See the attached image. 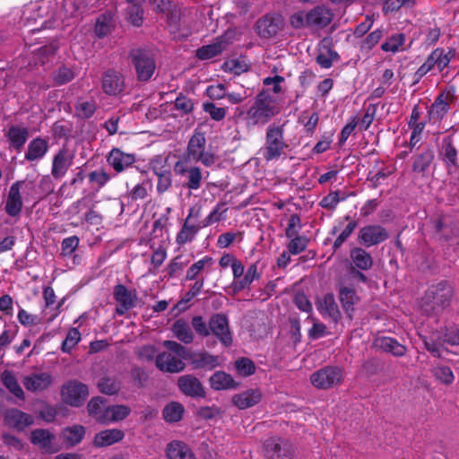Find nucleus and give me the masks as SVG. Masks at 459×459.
<instances>
[{"instance_id":"1","label":"nucleus","mask_w":459,"mask_h":459,"mask_svg":"<svg viewBox=\"0 0 459 459\" xmlns=\"http://www.w3.org/2000/svg\"><path fill=\"white\" fill-rule=\"evenodd\" d=\"M206 139L202 132H195L191 136L186 153L175 163L174 172H200L195 163L201 161L209 167L214 163V155L204 152Z\"/></svg>"},{"instance_id":"2","label":"nucleus","mask_w":459,"mask_h":459,"mask_svg":"<svg viewBox=\"0 0 459 459\" xmlns=\"http://www.w3.org/2000/svg\"><path fill=\"white\" fill-rule=\"evenodd\" d=\"M280 113L276 100L268 90H263L255 98L253 105L247 112L246 119L253 126L265 125Z\"/></svg>"},{"instance_id":"3","label":"nucleus","mask_w":459,"mask_h":459,"mask_svg":"<svg viewBox=\"0 0 459 459\" xmlns=\"http://www.w3.org/2000/svg\"><path fill=\"white\" fill-rule=\"evenodd\" d=\"M128 59L133 65L138 82H147L156 70V55L148 47H138L130 49Z\"/></svg>"},{"instance_id":"4","label":"nucleus","mask_w":459,"mask_h":459,"mask_svg":"<svg viewBox=\"0 0 459 459\" xmlns=\"http://www.w3.org/2000/svg\"><path fill=\"white\" fill-rule=\"evenodd\" d=\"M163 346L169 351L156 356L157 368L164 372L178 373L184 369L185 363L182 359L186 354V348L174 341H164Z\"/></svg>"},{"instance_id":"5","label":"nucleus","mask_w":459,"mask_h":459,"mask_svg":"<svg viewBox=\"0 0 459 459\" xmlns=\"http://www.w3.org/2000/svg\"><path fill=\"white\" fill-rule=\"evenodd\" d=\"M286 123L277 125L272 123L266 129L264 158L266 160L278 159L289 147L284 140V126Z\"/></svg>"},{"instance_id":"6","label":"nucleus","mask_w":459,"mask_h":459,"mask_svg":"<svg viewBox=\"0 0 459 459\" xmlns=\"http://www.w3.org/2000/svg\"><path fill=\"white\" fill-rule=\"evenodd\" d=\"M452 296L451 288L445 282L431 287L422 299V309L425 313H437L448 305Z\"/></svg>"},{"instance_id":"7","label":"nucleus","mask_w":459,"mask_h":459,"mask_svg":"<svg viewBox=\"0 0 459 459\" xmlns=\"http://www.w3.org/2000/svg\"><path fill=\"white\" fill-rule=\"evenodd\" d=\"M344 379V370L340 367H325L310 376L311 384L317 389H329Z\"/></svg>"},{"instance_id":"8","label":"nucleus","mask_w":459,"mask_h":459,"mask_svg":"<svg viewBox=\"0 0 459 459\" xmlns=\"http://www.w3.org/2000/svg\"><path fill=\"white\" fill-rule=\"evenodd\" d=\"M283 17L276 13H266L259 18L255 25L258 36L262 39L275 37L283 29Z\"/></svg>"},{"instance_id":"9","label":"nucleus","mask_w":459,"mask_h":459,"mask_svg":"<svg viewBox=\"0 0 459 459\" xmlns=\"http://www.w3.org/2000/svg\"><path fill=\"white\" fill-rule=\"evenodd\" d=\"M455 100L456 96L455 87H446L437 95L433 104L430 106L428 111L429 117L436 120H442L449 111L450 103H453Z\"/></svg>"},{"instance_id":"10","label":"nucleus","mask_w":459,"mask_h":459,"mask_svg":"<svg viewBox=\"0 0 459 459\" xmlns=\"http://www.w3.org/2000/svg\"><path fill=\"white\" fill-rule=\"evenodd\" d=\"M88 394L89 390L87 385L75 380L64 385L61 390L63 401L74 407L82 405Z\"/></svg>"},{"instance_id":"11","label":"nucleus","mask_w":459,"mask_h":459,"mask_svg":"<svg viewBox=\"0 0 459 459\" xmlns=\"http://www.w3.org/2000/svg\"><path fill=\"white\" fill-rule=\"evenodd\" d=\"M113 296L117 303L116 314L118 316H123L134 308L138 299L136 290H129L123 284L115 286Z\"/></svg>"},{"instance_id":"12","label":"nucleus","mask_w":459,"mask_h":459,"mask_svg":"<svg viewBox=\"0 0 459 459\" xmlns=\"http://www.w3.org/2000/svg\"><path fill=\"white\" fill-rule=\"evenodd\" d=\"M152 9L157 13L165 14L169 26H178L181 19V10L173 0H149Z\"/></svg>"},{"instance_id":"13","label":"nucleus","mask_w":459,"mask_h":459,"mask_svg":"<svg viewBox=\"0 0 459 459\" xmlns=\"http://www.w3.org/2000/svg\"><path fill=\"white\" fill-rule=\"evenodd\" d=\"M333 19V11L324 4H318L307 12V28L324 29L332 22Z\"/></svg>"},{"instance_id":"14","label":"nucleus","mask_w":459,"mask_h":459,"mask_svg":"<svg viewBox=\"0 0 459 459\" xmlns=\"http://www.w3.org/2000/svg\"><path fill=\"white\" fill-rule=\"evenodd\" d=\"M265 455L269 459H290L294 449L291 444L281 438L271 437L264 444Z\"/></svg>"},{"instance_id":"15","label":"nucleus","mask_w":459,"mask_h":459,"mask_svg":"<svg viewBox=\"0 0 459 459\" xmlns=\"http://www.w3.org/2000/svg\"><path fill=\"white\" fill-rule=\"evenodd\" d=\"M101 88L107 95H119L125 90L124 75L115 69H108L102 74Z\"/></svg>"},{"instance_id":"16","label":"nucleus","mask_w":459,"mask_h":459,"mask_svg":"<svg viewBox=\"0 0 459 459\" xmlns=\"http://www.w3.org/2000/svg\"><path fill=\"white\" fill-rule=\"evenodd\" d=\"M358 238L361 244L369 247L387 239L388 232L380 225H367L359 230Z\"/></svg>"},{"instance_id":"17","label":"nucleus","mask_w":459,"mask_h":459,"mask_svg":"<svg viewBox=\"0 0 459 459\" xmlns=\"http://www.w3.org/2000/svg\"><path fill=\"white\" fill-rule=\"evenodd\" d=\"M209 329L226 347L232 343L228 319L223 315L213 316L209 322Z\"/></svg>"},{"instance_id":"18","label":"nucleus","mask_w":459,"mask_h":459,"mask_svg":"<svg viewBox=\"0 0 459 459\" xmlns=\"http://www.w3.org/2000/svg\"><path fill=\"white\" fill-rule=\"evenodd\" d=\"M4 421L7 427L22 431L33 424V417L18 409H8L4 413Z\"/></svg>"},{"instance_id":"19","label":"nucleus","mask_w":459,"mask_h":459,"mask_svg":"<svg viewBox=\"0 0 459 459\" xmlns=\"http://www.w3.org/2000/svg\"><path fill=\"white\" fill-rule=\"evenodd\" d=\"M316 305L317 310L324 317H330L334 322L339 321L341 312L332 293H326L322 297H318Z\"/></svg>"},{"instance_id":"20","label":"nucleus","mask_w":459,"mask_h":459,"mask_svg":"<svg viewBox=\"0 0 459 459\" xmlns=\"http://www.w3.org/2000/svg\"><path fill=\"white\" fill-rule=\"evenodd\" d=\"M52 376L48 372L34 373L23 378L24 387L30 392H41L52 384Z\"/></svg>"},{"instance_id":"21","label":"nucleus","mask_w":459,"mask_h":459,"mask_svg":"<svg viewBox=\"0 0 459 459\" xmlns=\"http://www.w3.org/2000/svg\"><path fill=\"white\" fill-rule=\"evenodd\" d=\"M262 396L260 389H247L233 395L232 403L239 410H246L259 403Z\"/></svg>"},{"instance_id":"22","label":"nucleus","mask_w":459,"mask_h":459,"mask_svg":"<svg viewBox=\"0 0 459 459\" xmlns=\"http://www.w3.org/2000/svg\"><path fill=\"white\" fill-rule=\"evenodd\" d=\"M56 436L49 430L37 429L30 434V441L34 446H39L45 453H55L54 442Z\"/></svg>"},{"instance_id":"23","label":"nucleus","mask_w":459,"mask_h":459,"mask_svg":"<svg viewBox=\"0 0 459 459\" xmlns=\"http://www.w3.org/2000/svg\"><path fill=\"white\" fill-rule=\"evenodd\" d=\"M107 160L117 172H121L135 162V157L134 154L114 148L108 153Z\"/></svg>"},{"instance_id":"24","label":"nucleus","mask_w":459,"mask_h":459,"mask_svg":"<svg viewBox=\"0 0 459 459\" xmlns=\"http://www.w3.org/2000/svg\"><path fill=\"white\" fill-rule=\"evenodd\" d=\"M22 184V182H15L10 187L4 207L9 216H18L22 211V200L20 193Z\"/></svg>"},{"instance_id":"25","label":"nucleus","mask_w":459,"mask_h":459,"mask_svg":"<svg viewBox=\"0 0 459 459\" xmlns=\"http://www.w3.org/2000/svg\"><path fill=\"white\" fill-rule=\"evenodd\" d=\"M9 147L21 152L29 138V130L25 126L12 125L5 134Z\"/></svg>"},{"instance_id":"26","label":"nucleus","mask_w":459,"mask_h":459,"mask_svg":"<svg viewBox=\"0 0 459 459\" xmlns=\"http://www.w3.org/2000/svg\"><path fill=\"white\" fill-rule=\"evenodd\" d=\"M178 386L180 390L188 396L204 397L205 395L202 384L193 376L186 375L179 377Z\"/></svg>"},{"instance_id":"27","label":"nucleus","mask_w":459,"mask_h":459,"mask_svg":"<svg viewBox=\"0 0 459 459\" xmlns=\"http://www.w3.org/2000/svg\"><path fill=\"white\" fill-rule=\"evenodd\" d=\"M374 346L395 357H403L406 353V347L395 339L388 336H379L374 340Z\"/></svg>"},{"instance_id":"28","label":"nucleus","mask_w":459,"mask_h":459,"mask_svg":"<svg viewBox=\"0 0 459 459\" xmlns=\"http://www.w3.org/2000/svg\"><path fill=\"white\" fill-rule=\"evenodd\" d=\"M166 455L169 459H196L188 445L179 440H174L168 444Z\"/></svg>"},{"instance_id":"29","label":"nucleus","mask_w":459,"mask_h":459,"mask_svg":"<svg viewBox=\"0 0 459 459\" xmlns=\"http://www.w3.org/2000/svg\"><path fill=\"white\" fill-rule=\"evenodd\" d=\"M124 437V433L122 430L117 429H111L102 430L97 433L93 439V445L96 447H103L108 446L113 444H116L122 440Z\"/></svg>"},{"instance_id":"30","label":"nucleus","mask_w":459,"mask_h":459,"mask_svg":"<svg viewBox=\"0 0 459 459\" xmlns=\"http://www.w3.org/2000/svg\"><path fill=\"white\" fill-rule=\"evenodd\" d=\"M74 158V152L64 146L54 156L51 172L66 171L73 164Z\"/></svg>"},{"instance_id":"31","label":"nucleus","mask_w":459,"mask_h":459,"mask_svg":"<svg viewBox=\"0 0 459 459\" xmlns=\"http://www.w3.org/2000/svg\"><path fill=\"white\" fill-rule=\"evenodd\" d=\"M210 385L216 391L234 389L238 383L234 378L224 371H216L209 379Z\"/></svg>"},{"instance_id":"32","label":"nucleus","mask_w":459,"mask_h":459,"mask_svg":"<svg viewBox=\"0 0 459 459\" xmlns=\"http://www.w3.org/2000/svg\"><path fill=\"white\" fill-rule=\"evenodd\" d=\"M227 42L220 38L216 42L209 45H204L196 50V57L200 60H207L217 56L226 48Z\"/></svg>"},{"instance_id":"33","label":"nucleus","mask_w":459,"mask_h":459,"mask_svg":"<svg viewBox=\"0 0 459 459\" xmlns=\"http://www.w3.org/2000/svg\"><path fill=\"white\" fill-rule=\"evenodd\" d=\"M48 150V140L41 137H37L30 141L28 145V150L25 153L27 160H35L42 158Z\"/></svg>"},{"instance_id":"34","label":"nucleus","mask_w":459,"mask_h":459,"mask_svg":"<svg viewBox=\"0 0 459 459\" xmlns=\"http://www.w3.org/2000/svg\"><path fill=\"white\" fill-rule=\"evenodd\" d=\"M339 299L342 308L351 318V313L354 311V305L359 300L355 290L346 286L341 287L339 290Z\"/></svg>"},{"instance_id":"35","label":"nucleus","mask_w":459,"mask_h":459,"mask_svg":"<svg viewBox=\"0 0 459 459\" xmlns=\"http://www.w3.org/2000/svg\"><path fill=\"white\" fill-rule=\"evenodd\" d=\"M200 228L198 224L191 223L188 222V220H185L181 230L177 234V244L184 246L186 243L192 242L195 238Z\"/></svg>"},{"instance_id":"36","label":"nucleus","mask_w":459,"mask_h":459,"mask_svg":"<svg viewBox=\"0 0 459 459\" xmlns=\"http://www.w3.org/2000/svg\"><path fill=\"white\" fill-rule=\"evenodd\" d=\"M350 255L355 267L360 270H369L373 265L370 254L361 247H354L351 249Z\"/></svg>"},{"instance_id":"37","label":"nucleus","mask_w":459,"mask_h":459,"mask_svg":"<svg viewBox=\"0 0 459 459\" xmlns=\"http://www.w3.org/2000/svg\"><path fill=\"white\" fill-rule=\"evenodd\" d=\"M171 331L173 335L180 342L188 344L193 342L194 334L186 321L178 319L172 325Z\"/></svg>"},{"instance_id":"38","label":"nucleus","mask_w":459,"mask_h":459,"mask_svg":"<svg viewBox=\"0 0 459 459\" xmlns=\"http://www.w3.org/2000/svg\"><path fill=\"white\" fill-rule=\"evenodd\" d=\"M440 155L447 167H454L455 169L458 168L456 164L457 151L453 145L450 136L444 138Z\"/></svg>"},{"instance_id":"39","label":"nucleus","mask_w":459,"mask_h":459,"mask_svg":"<svg viewBox=\"0 0 459 459\" xmlns=\"http://www.w3.org/2000/svg\"><path fill=\"white\" fill-rule=\"evenodd\" d=\"M130 413L129 407L126 405L108 406L105 409V416L100 417L103 423L114 422L124 420Z\"/></svg>"},{"instance_id":"40","label":"nucleus","mask_w":459,"mask_h":459,"mask_svg":"<svg viewBox=\"0 0 459 459\" xmlns=\"http://www.w3.org/2000/svg\"><path fill=\"white\" fill-rule=\"evenodd\" d=\"M0 379H1L2 383H3V385L14 396H16L17 398H20V399H23L24 398V392L22 389V387L20 386L16 377H14V375L11 371L4 370L1 374Z\"/></svg>"},{"instance_id":"41","label":"nucleus","mask_w":459,"mask_h":459,"mask_svg":"<svg viewBox=\"0 0 459 459\" xmlns=\"http://www.w3.org/2000/svg\"><path fill=\"white\" fill-rule=\"evenodd\" d=\"M85 429L81 425H74L70 428H66L62 432L64 441L69 446H74L79 444L83 438Z\"/></svg>"},{"instance_id":"42","label":"nucleus","mask_w":459,"mask_h":459,"mask_svg":"<svg viewBox=\"0 0 459 459\" xmlns=\"http://www.w3.org/2000/svg\"><path fill=\"white\" fill-rule=\"evenodd\" d=\"M184 412L185 408L181 403L171 402L164 407L162 415L167 422L174 423L182 419Z\"/></svg>"},{"instance_id":"43","label":"nucleus","mask_w":459,"mask_h":459,"mask_svg":"<svg viewBox=\"0 0 459 459\" xmlns=\"http://www.w3.org/2000/svg\"><path fill=\"white\" fill-rule=\"evenodd\" d=\"M213 264L212 257L205 255L197 262L194 263L186 271V280L193 281L197 278L200 273L204 269H210Z\"/></svg>"},{"instance_id":"44","label":"nucleus","mask_w":459,"mask_h":459,"mask_svg":"<svg viewBox=\"0 0 459 459\" xmlns=\"http://www.w3.org/2000/svg\"><path fill=\"white\" fill-rule=\"evenodd\" d=\"M193 364L196 368L212 369L220 365L219 357L207 352L195 354Z\"/></svg>"},{"instance_id":"45","label":"nucleus","mask_w":459,"mask_h":459,"mask_svg":"<svg viewBox=\"0 0 459 459\" xmlns=\"http://www.w3.org/2000/svg\"><path fill=\"white\" fill-rule=\"evenodd\" d=\"M434 159V152L430 148L422 151L415 157L412 168L414 172H424L429 169Z\"/></svg>"},{"instance_id":"46","label":"nucleus","mask_w":459,"mask_h":459,"mask_svg":"<svg viewBox=\"0 0 459 459\" xmlns=\"http://www.w3.org/2000/svg\"><path fill=\"white\" fill-rule=\"evenodd\" d=\"M323 48L325 49L326 52H320L316 57V62L322 68L328 69L333 65L334 61L340 60V56L330 46L326 47L324 45Z\"/></svg>"},{"instance_id":"47","label":"nucleus","mask_w":459,"mask_h":459,"mask_svg":"<svg viewBox=\"0 0 459 459\" xmlns=\"http://www.w3.org/2000/svg\"><path fill=\"white\" fill-rule=\"evenodd\" d=\"M228 211L227 204L224 202L218 203L213 210L208 214V216L203 221V226L207 227L215 222H219L226 218V212Z\"/></svg>"},{"instance_id":"48","label":"nucleus","mask_w":459,"mask_h":459,"mask_svg":"<svg viewBox=\"0 0 459 459\" xmlns=\"http://www.w3.org/2000/svg\"><path fill=\"white\" fill-rule=\"evenodd\" d=\"M259 278L260 273H258V264L257 263H253L248 266L244 277L236 281L235 284L238 290H244L248 288L254 281L258 280Z\"/></svg>"},{"instance_id":"49","label":"nucleus","mask_w":459,"mask_h":459,"mask_svg":"<svg viewBox=\"0 0 459 459\" xmlns=\"http://www.w3.org/2000/svg\"><path fill=\"white\" fill-rule=\"evenodd\" d=\"M237 373L243 377H250L255 372V363L248 358H239L234 362Z\"/></svg>"},{"instance_id":"50","label":"nucleus","mask_w":459,"mask_h":459,"mask_svg":"<svg viewBox=\"0 0 459 459\" xmlns=\"http://www.w3.org/2000/svg\"><path fill=\"white\" fill-rule=\"evenodd\" d=\"M106 408L105 400L101 397H94L88 403L89 414L102 423L103 420L100 417L105 416Z\"/></svg>"},{"instance_id":"51","label":"nucleus","mask_w":459,"mask_h":459,"mask_svg":"<svg viewBox=\"0 0 459 459\" xmlns=\"http://www.w3.org/2000/svg\"><path fill=\"white\" fill-rule=\"evenodd\" d=\"M74 77V72L65 65H61L53 73V80L57 86L70 82Z\"/></svg>"},{"instance_id":"52","label":"nucleus","mask_w":459,"mask_h":459,"mask_svg":"<svg viewBox=\"0 0 459 459\" xmlns=\"http://www.w3.org/2000/svg\"><path fill=\"white\" fill-rule=\"evenodd\" d=\"M81 341L80 331L73 327L67 332L66 337L62 342L61 350L63 352L70 353L74 346Z\"/></svg>"},{"instance_id":"53","label":"nucleus","mask_w":459,"mask_h":459,"mask_svg":"<svg viewBox=\"0 0 459 459\" xmlns=\"http://www.w3.org/2000/svg\"><path fill=\"white\" fill-rule=\"evenodd\" d=\"M404 41L405 35L403 33L394 34L381 45V49L385 52L395 53L404 44Z\"/></svg>"},{"instance_id":"54","label":"nucleus","mask_w":459,"mask_h":459,"mask_svg":"<svg viewBox=\"0 0 459 459\" xmlns=\"http://www.w3.org/2000/svg\"><path fill=\"white\" fill-rule=\"evenodd\" d=\"M75 110L77 116L82 119H88L91 117L96 111V103L94 100L81 101L78 100L75 104Z\"/></svg>"},{"instance_id":"55","label":"nucleus","mask_w":459,"mask_h":459,"mask_svg":"<svg viewBox=\"0 0 459 459\" xmlns=\"http://www.w3.org/2000/svg\"><path fill=\"white\" fill-rule=\"evenodd\" d=\"M127 20L135 27L142 26L143 22L144 11L143 6L128 5L126 8Z\"/></svg>"},{"instance_id":"56","label":"nucleus","mask_w":459,"mask_h":459,"mask_svg":"<svg viewBox=\"0 0 459 459\" xmlns=\"http://www.w3.org/2000/svg\"><path fill=\"white\" fill-rule=\"evenodd\" d=\"M90 206H91V200L88 197H83L74 203L69 207L68 212L71 216H77L81 219V217L84 216L85 212L90 210Z\"/></svg>"},{"instance_id":"57","label":"nucleus","mask_w":459,"mask_h":459,"mask_svg":"<svg viewBox=\"0 0 459 459\" xmlns=\"http://www.w3.org/2000/svg\"><path fill=\"white\" fill-rule=\"evenodd\" d=\"M434 377L441 383L448 385L455 380L452 369L447 366H437L432 369Z\"/></svg>"},{"instance_id":"58","label":"nucleus","mask_w":459,"mask_h":459,"mask_svg":"<svg viewBox=\"0 0 459 459\" xmlns=\"http://www.w3.org/2000/svg\"><path fill=\"white\" fill-rule=\"evenodd\" d=\"M222 67L225 70H230L235 74L239 75L249 70L250 66L243 58L230 59L224 62Z\"/></svg>"},{"instance_id":"59","label":"nucleus","mask_w":459,"mask_h":459,"mask_svg":"<svg viewBox=\"0 0 459 459\" xmlns=\"http://www.w3.org/2000/svg\"><path fill=\"white\" fill-rule=\"evenodd\" d=\"M194 101L182 93H179L174 101L175 109L180 111L182 115L190 114L194 110Z\"/></svg>"},{"instance_id":"60","label":"nucleus","mask_w":459,"mask_h":459,"mask_svg":"<svg viewBox=\"0 0 459 459\" xmlns=\"http://www.w3.org/2000/svg\"><path fill=\"white\" fill-rule=\"evenodd\" d=\"M110 13L101 14L96 22L95 33L98 37L102 38L107 36L110 32Z\"/></svg>"},{"instance_id":"61","label":"nucleus","mask_w":459,"mask_h":459,"mask_svg":"<svg viewBox=\"0 0 459 459\" xmlns=\"http://www.w3.org/2000/svg\"><path fill=\"white\" fill-rule=\"evenodd\" d=\"M319 117L316 112L310 114L307 110L303 111L299 121L303 123L307 132L313 133L318 124Z\"/></svg>"},{"instance_id":"62","label":"nucleus","mask_w":459,"mask_h":459,"mask_svg":"<svg viewBox=\"0 0 459 459\" xmlns=\"http://www.w3.org/2000/svg\"><path fill=\"white\" fill-rule=\"evenodd\" d=\"M290 238L287 247L291 255H299L306 249L307 242L306 238L296 236Z\"/></svg>"},{"instance_id":"63","label":"nucleus","mask_w":459,"mask_h":459,"mask_svg":"<svg viewBox=\"0 0 459 459\" xmlns=\"http://www.w3.org/2000/svg\"><path fill=\"white\" fill-rule=\"evenodd\" d=\"M204 110L215 121L222 120L226 116L224 108L217 107L212 102H206L203 105Z\"/></svg>"},{"instance_id":"64","label":"nucleus","mask_w":459,"mask_h":459,"mask_svg":"<svg viewBox=\"0 0 459 459\" xmlns=\"http://www.w3.org/2000/svg\"><path fill=\"white\" fill-rule=\"evenodd\" d=\"M99 389L101 393L106 394H114L119 389V384L111 378H102L98 384Z\"/></svg>"}]
</instances>
